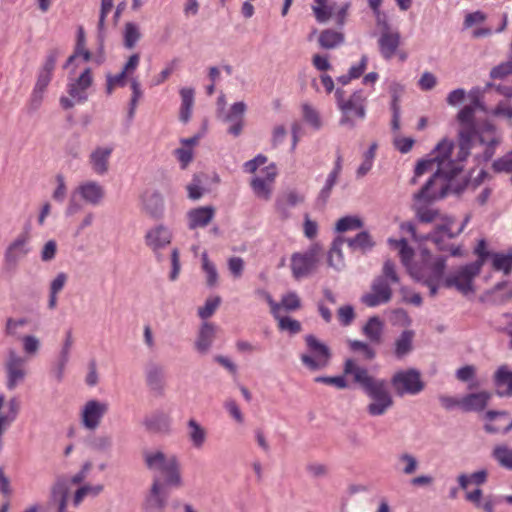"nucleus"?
Here are the masks:
<instances>
[{"label":"nucleus","mask_w":512,"mask_h":512,"mask_svg":"<svg viewBox=\"0 0 512 512\" xmlns=\"http://www.w3.org/2000/svg\"><path fill=\"white\" fill-rule=\"evenodd\" d=\"M58 56L59 52L56 49L50 50L47 53L43 64L37 72V78L34 87L42 89L44 91L47 90V87L50 84L53 77V72L56 66Z\"/></svg>","instance_id":"nucleus-23"},{"label":"nucleus","mask_w":512,"mask_h":512,"mask_svg":"<svg viewBox=\"0 0 512 512\" xmlns=\"http://www.w3.org/2000/svg\"><path fill=\"white\" fill-rule=\"evenodd\" d=\"M168 492L159 478L153 482L150 495L147 498V506L150 510H162L167 502Z\"/></svg>","instance_id":"nucleus-32"},{"label":"nucleus","mask_w":512,"mask_h":512,"mask_svg":"<svg viewBox=\"0 0 512 512\" xmlns=\"http://www.w3.org/2000/svg\"><path fill=\"white\" fill-rule=\"evenodd\" d=\"M27 318H8L5 324V334L19 339V330L26 326Z\"/></svg>","instance_id":"nucleus-60"},{"label":"nucleus","mask_w":512,"mask_h":512,"mask_svg":"<svg viewBox=\"0 0 512 512\" xmlns=\"http://www.w3.org/2000/svg\"><path fill=\"white\" fill-rule=\"evenodd\" d=\"M346 239L343 237H337L328 252V265L336 271H342L345 268V260L342 251V247Z\"/></svg>","instance_id":"nucleus-35"},{"label":"nucleus","mask_w":512,"mask_h":512,"mask_svg":"<svg viewBox=\"0 0 512 512\" xmlns=\"http://www.w3.org/2000/svg\"><path fill=\"white\" fill-rule=\"evenodd\" d=\"M492 457L501 467L512 470V448L504 444L497 445L492 451Z\"/></svg>","instance_id":"nucleus-49"},{"label":"nucleus","mask_w":512,"mask_h":512,"mask_svg":"<svg viewBox=\"0 0 512 512\" xmlns=\"http://www.w3.org/2000/svg\"><path fill=\"white\" fill-rule=\"evenodd\" d=\"M177 60L174 59L166 64V66L162 69V71L154 76L152 79L151 85L152 86H159L162 83H164L174 72L176 66H177Z\"/></svg>","instance_id":"nucleus-62"},{"label":"nucleus","mask_w":512,"mask_h":512,"mask_svg":"<svg viewBox=\"0 0 512 512\" xmlns=\"http://www.w3.org/2000/svg\"><path fill=\"white\" fill-rule=\"evenodd\" d=\"M173 240V231L163 223L148 228L144 235V243L153 254L158 257L162 250L167 248Z\"/></svg>","instance_id":"nucleus-15"},{"label":"nucleus","mask_w":512,"mask_h":512,"mask_svg":"<svg viewBox=\"0 0 512 512\" xmlns=\"http://www.w3.org/2000/svg\"><path fill=\"white\" fill-rule=\"evenodd\" d=\"M281 311H296L301 307V300L296 292L290 291L281 297Z\"/></svg>","instance_id":"nucleus-57"},{"label":"nucleus","mask_w":512,"mask_h":512,"mask_svg":"<svg viewBox=\"0 0 512 512\" xmlns=\"http://www.w3.org/2000/svg\"><path fill=\"white\" fill-rule=\"evenodd\" d=\"M143 425L152 432L168 433L171 430L172 419L163 411H155L144 418Z\"/></svg>","instance_id":"nucleus-29"},{"label":"nucleus","mask_w":512,"mask_h":512,"mask_svg":"<svg viewBox=\"0 0 512 512\" xmlns=\"http://www.w3.org/2000/svg\"><path fill=\"white\" fill-rule=\"evenodd\" d=\"M167 469L164 472L160 473V476L163 477V482H161L164 487H174L179 488L183 485V480L180 471V463L178 459H176L172 465L166 467Z\"/></svg>","instance_id":"nucleus-42"},{"label":"nucleus","mask_w":512,"mask_h":512,"mask_svg":"<svg viewBox=\"0 0 512 512\" xmlns=\"http://www.w3.org/2000/svg\"><path fill=\"white\" fill-rule=\"evenodd\" d=\"M305 341L308 351L301 355L303 365L312 371L325 368L331 358L329 347L313 335L306 336Z\"/></svg>","instance_id":"nucleus-11"},{"label":"nucleus","mask_w":512,"mask_h":512,"mask_svg":"<svg viewBox=\"0 0 512 512\" xmlns=\"http://www.w3.org/2000/svg\"><path fill=\"white\" fill-rule=\"evenodd\" d=\"M341 172H342V156L338 155L335 160L333 169L328 174V176L325 180L324 186L322 187V189L320 190V193H319V199L321 201H323L324 203L330 197L333 187L336 185Z\"/></svg>","instance_id":"nucleus-34"},{"label":"nucleus","mask_w":512,"mask_h":512,"mask_svg":"<svg viewBox=\"0 0 512 512\" xmlns=\"http://www.w3.org/2000/svg\"><path fill=\"white\" fill-rule=\"evenodd\" d=\"M141 38V29L135 22H127L123 29V44L126 48L132 49Z\"/></svg>","instance_id":"nucleus-47"},{"label":"nucleus","mask_w":512,"mask_h":512,"mask_svg":"<svg viewBox=\"0 0 512 512\" xmlns=\"http://www.w3.org/2000/svg\"><path fill=\"white\" fill-rule=\"evenodd\" d=\"M398 282L399 276L396 272L395 264L390 260L385 261L382 275L373 279L369 291L361 296V303L370 308L389 303L393 295L391 285Z\"/></svg>","instance_id":"nucleus-5"},{"label":"nucleus","mask_w":512,"mask_h":512,"mask_svg":"<svg viewBox=\"0 0 512 512\" xmlns=\"http://www.w3.org/2000/svg\"><path fill=\"white\" fill-rule=\"evenodd\" d=\"M127 79L130 77L122 70L116 75L108 74L106 76V90L108 94H111L116 87H124L127 83Z\"/></svg>","instance_id":"nucleus-58"},{"label":"nucleus","mask_w":512,"mask_h":512,"mask_svg":"<svg viewBox=\"0 0 512 512\" xmlns=\"http://www.w3.org/2000/svg\"><path fill=\"white\" fill-rule=\"evenodd\" d=\"M181 97V105L179 110V119L183 123L189 122L192 116V109L194 106V89L190 87H183L179 91Z\"/></svg>","instance_id":"nucleus-37"},{"label":"nucleus","mask_w":512,"mask_h":512,"mask_svg":"<svg viewBox=\"0 0 512 512\" xmlns=\"http://www.w3.org/2000/svg\"><path fill=\"white\" fill-rule=\"evenodd\" d=\"M364 222L360 216L348 215L340 218L336 223V230L338 232L355 231L361 229Z\"/></svg>","instance_id":"nucleus-52"},{"label":"nucleus","mask_w":512,"mask_h":512,"mask_svg":"<svg viewBox=\"0 0 512 512\" xmlns=\"http://www.w3.org/2000/svg\"><path fill=\"white\" fill-rule=\"evenodd\" d=\"M75 195L85 203L98 206L105 198V188L96 180H85L74 189Z\"/></svg>","instance_id":"nucleus-21"},{"label":"nucleus","mask_w":512,"mask_h":512,"mask_svg":"<svg viewBox=\"0 0 512 512\" xmlns=\"http://www.w3.org/2000/svg\"><path fill=\"white\" fill-rule=\"evenodd\" d=\"M201 261V267L206 277V284L209 287H215L218 284L219 280L216 265L208 258V254L206 252L202 253Z\"/></svg>","instance_id":"nucleus-48"},{"label":"nucleus","mask_w":512,"mask_h":512,"mask_svg":"<svg viewBox=\"0 0 512 512\" xmlns=\"http://www.w3.org/2000/svg\"><path fill=\"white\" fill-rule=\"evenodd\" d=\"M391 384L399 396L417 395L425 386L421 373L413 368L396 372L391 378Z\"/></svg>","instance_id":"nucleus-12"},{"label":"nucleus","mask_w":512,"mask_h":512,"mask_svg":"<svg viewBox=\"0 0 512 512\" xmlns=\"http://www.w3.org/2000/svg\"><path fill=\"white\" fill-rule=\"evenodd\" d=\"M389 246L398 251L403 266L409 275L418 282L443 280L446 268L444 257H434L427 249H422L420 259L413 261L414 251L405 239H388Z\"/></svg>","instance_id":"nucleus-3"},{"label":"nucleus","mask_w":512,"mask_h":512,"mask_svg":"<svg viewBox=\"0 0 512 512\" xmlns=\"http://www.w3.org/2000/svg\"><path fill=\"white\" fill-rule=\"evenodd\" d=\"M93 464L91 461H85L78 472L71 477H60L57 479L53 486H57L60 482H64L65 490L67 491V499L69 500L70 487L72 485H80L88 477L91 472Z\"/></svg>","instance_id":"nucleus-36"},{"label":"nucleus","mask_w":512,"mask_h":512,"mask_svg":"<svg viewBox=\"0 0 512 512\" xmlns=\"http://www.w3.org/2000/svg\"><path fill=\"white\" fill-rule=\"evenodd\" d=\"M177 459L173 454H165L160 450L148 451L144 454L147 467L157 473L164 472Z\"/></svg>","instance_id":"nucleus-28"},{"label":"nucleus","mask_w":512,"mask_h":512,"mask_svg":"<svg viewBox=\"0 0 512 512\" xmlns=\"http://www.w3.org/2000/svg\"><path fill=\"white\" fill-rule=\"evenodd\" d=\"M471 104L464 106L457 114L460 124L458 130V150L455 152L460 159H467L470 151L477 143L485 146L483 158L485 161L493 156V146L498 142L496 128L489 122L476 125L474 122L475 110H485L480 99L481 89L476 87L470 90Z\"/></svg>","instance_id":"nucleus-2"},{"label":"nucleus","mask_w":512,"mask_h":512,"mask_svg":"<svg viewBox=\"0 0 512 512\" xmlns=\"http://www.w3.org/2000/svg\"><path fill=\"white\" fill-rule=\"evenodd\" d=\"M109 410L108 401L97 398L88 399L79 408L78 417L81 427L86 431H96Z\"/></svg>","instance_id":"nucleus-10"},{"label":"nucleus","mask_w":512,"mask_h":512,"mask_svg":"<svg viewBox=\"0 0 512 512\" xmlns=\"http://www.w3.org/2000/svg\"><path fill=\"white\" fill-rule=\"evenodd\" d=\"M302 114L304 120L313 128L319 129L322 125L318 111L309 103L302 104Z\"/></svg>","instance_id":"nucleus-56"},{"label":"nucleus","mask_w":512,"mask_h":512,"mask_svg":"<svg viewBox=\"0 0 512 512\" xmlns=\"http://www.w3.org/2000/svg\"><path fill=\"white\" fill-rule=\"evenodd\" d=\"M319 249L313 246L305 252L292 254L290 268L296 280L307 277L316 267Z\"/></svg>","instance_id":"nucleus-16"},{"label":"nucleus","mask_w":512,"mask_h":512,"mask_svg":"<svg viewBox=\"0 0 512 512\" xmlns=\"http://www.w3.org/2000/svg\"><path fill=\"white\" fill-rule=\"evenodd\" d=\"M92 58V54L86 48L85 38L83 31H79L77 43L74 49L73 54L67 59V62L64 68L71 67V74L75 73L76 68L80 67L82 64L87 63Z\"/></svg>","instance_id":"nucleus-26"},{"label":"nucleus","mask_w":512,"mask_h":512,"mask_svg":"<svg viewBox=\"0 0 512 512\" xmlns=\"http://www.w3.org/2000/svg\"><path fill=\"white\" fill-rule=\"evenodd\" d=\"M247 111V105L243 101L233 103L225 111H222L218 117L219 119L228 125L227 133L233 137L241 135L245 126V113Z\"/></svg>","instance_id":"nucleus-18"},{"label":"nucleus","mask_w":512,"mask_h":512,"mask_svg":"<svg viewBox=\"0 0 512 512\" xmlns=\"http://www.w3.org/2000/svg\"><path fill=\"white\" fill-rule=\"evenodd\" d=\"M480 263H468L451 269L443 279V286L454 289L463 296L475 294V280L481 270Z\"/></svg>","instance_id":"nucleus-6"},{"label":"nucleus","mask_w":512,"mask_h":512,"mask_svg":"<svg viewBox=\"0 0 512 512\" xmlns=\"http://www.w3.org/2000/svg\"><path fill=\"white\" fill-rule=\"evenodd\" d=\"M495 385L500 396L512 395V371L506 366H501L495 373Z\"/></svg>","instance_id":"nucleus-40"},{"label":"nucleus","mask_w":512,"mask_h":512,"mask_svg":"<svg viewBox=\"0 0 512 512\" xmlns=\"http://www.w3.org/2000/svg\"><path fill=\"white\" fill-rule=\"evenodd\" d=\"M383 330V321L377 316L369 318L363 327L364 335L373 343L381 342Z\"/></svg>","instance_id":"nucleus-43"},{"label":"nucleus","mask_w":512,"mask_h":512,"mask_svg":"<svg viewBox=\"0 0 512 512\" xmlns=\"http://www.w3.org/2000/svg\"><path fill=\"white\" fill-rule=\"evenodd\" d=\"M346 242L351 250H359L363 253L371 250L375 245L371 235L367 231L359 232L356 236L348 238Z\"/></svg>","instance_id":"nucleus-44"},{"label":"nucleus","mask_w":512,"mask_h":512,"mask_svg":"<svg viewBox=\"0 0 512 512\" xmlns=\"http://www.w3.org/2000/svg\"><path fill=\"white\" fill-rule=\"evenodd\" d=\"M88 447L96 452H107L112 447V437L106 434L93 435L87 439Z\"/></svg>","instance_id":"nucleus-53"},{"label":"nucleus","mask_w":512,"mask_h":512,"mask_svg":"<svg viewBox=\"0 0 512 512\" xmlns=\"http://www.w3.org/2000/svg\"><path fill=\"white\" fill-rule=\"evenodd\" d=\"M145 383L149 390L156 395H163L166 387L165 367L157 362L150 361L144 369Z\"/></svg>","instance_id":"nucleus-20"},{"label":"nucleus","mask_w":512,"mask_h":512,"mask_svg":"<svg viewBox=\"0 0 512 512\" xmlns=\"http://www.w3.org/2000/svg\"><path fill=\"white\" fill-rule=\"evenodd\" d=\"M215 217V209L212 206H200L190 209L186 214L187 227L190 230L204 228Z\"/></svg>","instance_id":"nucleus-24"},{"label":"nucleus","mask_w":512,"mask_h":512,"mask_svg":"<svg viewBox=\"0 0 512 512\" xmlns=\"http://www.w3.org/2000/svg\"><path fill=\"white\" fill-rule=\"evenodd\" d=\"M377 148V143L373 142L370 144L368 149L363 152L361 162L355 171L357 179L364 178L372 170L376 158Z\"/></svg>","instance_id":"nucleus-38"},{"label":"nucleus","mask_w":512,"mask_h":512,"mask_svg":"<svg viewBox=\"0 0 512 512\" xmlns=\"http://www.w3.org/2000/svg\"><path fill=\"white\" fill-rule=\"evenodd\" d=\"M216 330L217 327L214 324L210 322L202 323L195 340V349L199 353L206 354L210 350L215 340Z\"/></svg>","instance_id":"nucleus-30"},{"label":"nucleus","mask_w":512,"mask_h":512,"mask_svg":"<svg viewBox=\"0 0 512 512\" xmlns=\"http://www.w3.org/2000/svg\"><path fill=\"white\" fill-rule=\"evenodd\" d=\"M344 373L352 375L356 383L360 384L363 391L379 381V378H374L368 374V370L356 363L353 359H347L344 364Z\"/></svg>","instance_id":"nucleus-25"},{"label":"nucleus","mask_w":512,"mask_h":512,"mask_svg":"<svg viewBox=\"0 0 512 512\" xmlns=\"http://www.w3.org/2000/svg\"><path fill=\"white\" fill-rule=\"evenodd\" d=\"M335 97L337 106L343 113V117L341 119L342 125L354 126L352 117H356L358 119L365 118L367 96L362 90L355 91L350 98L346 100L344 98V91L342 89H337L335 91Z\"/></svg>","instance_id":"nucleus-9"},{"label":"nucleus","mask_w":512,"mask_h":512,"mask_svg":"<svg viewBox=\"0 0 512 512\" xmlns=\"http://www.w3.org/2000/svg\"><path fill=\"white\" fill-rule=\"evenodd\" d=\"M6 373V387L8 390H15L21 385L27 376V367L25 357L10 349L4 364Z\"/></svg>","instance_id":"nucleus-13"},{"label":"nucleus","mask_w":512,"mask_h":512,"mask_svg":"<svg viewBox=\"0 0 512 512\" xmlns=\"http://www.w3.org/2000/svg\"><path fill=\"white\" fill-rule=\"evenodd\" d=\"M507 412L505 411H488L485 414V418L487 420V423L485 424L484 428L488 433H499L502 432L503 434H507L512 429V421L503 429L500 427H497L493 424V422L500 418H506Z\"/></svg>","instance_id":"nucleus-46"},{"label":"nucleus","mask_w":512,"mask_h":512,"mask_svg":"<svg viewBox=\"0 0 512 512\" xmlns=\"http://www.w3.org/2000/svg\"><path fill=\"white\" fill-rule=\"evenodd\" d=\"M510 74H512V60L503 62L490 71V77L492 79H503Z\"/></svg>","instance_id":"nucleus-64"},{"label":"nucleus","mask_w":512,"mask_h":512,"mask_svg":"<svg viewBox=\"0 0 512 512\" xmlns=\"http://www.w3.org/2000/svg\"><path fill=\"white\" fill-rule=\"evenodd\" d=\"M427 203L415 201L417 218L423 223L436 222V229L424 238L416 234L415 226L410 222L402 223L401 230L410 233L415 241L429 239L436 244L438 249L444 250V241L460 234L467 224L468 218L456 225L453 218L442 215L437 209L428 206Z\"/></svg>","instance_id":"nucleus-4"},{"label":"nucleus","mask_w":512,"mask_h":512,"mask_svg":"<svg viewBox=\"0 0 512 512\" xmlns=\"http://www.w3.org/2000/svg\"><path fill=\"white\" fill-rule=\"evenodd\" d=\"M274 318L278 321V327L282 331H287L292 335L301 331V323L298 320L283 316L281 313L278 314V317Z\"/></svg>","instance_id":"nucleus-55"},{"label":"nucleus","mask_w":512,"mask_h":512,"mask_svg":"<svg viewBox=\"0 0 512 512\" xmlns=\"http://www.w3.org/2000/svg\"><path fill=\"white\" fill-rule=\"evenodd\" d=\"M414 337L413 330H404L398 336L394 343V353L397 358H403L412 351Z\"/></svg>","instance_id":"nucleus-41"},{"label":"nucleus","mask_w":512,"mask_h":512,"mask_svg":"<svg viewBox=\"0 0 512 512\" xmlns=\"http://www.w3.org/2000/svg\"><path fill=\"white\" fill-rule=\"evenodd\" d=\"M390 322L394 326L408 327L412 320L405 310L398 308L391 311Z\"/></svg>","instance_id":"nucleus-61"},{"label":"nucleus","mask_w":512,"mask_h":512,"mask_svg":"<svg viewBox=\"0 0 512 512\" xmlns=\"http://www.w3.org/2000/svg\"><path fill=\"white\" fill-rule=\"evenodd\" d=\"M220 304L219 297L208 298L204 304V306L198 309V315L202 319H207L213 315L215 310Z\"/></svg>","instance_id":"nucleus-63"},{"label":"nucleus","mask_w":512,"mask_h":512,"mask_svg":"<svg viewBox=\"0 0 512 512\" xmlns=\"http://www.w3.org/2000/svg\"><path fill=\"white\" fill-rule=\"evenodd\" d=\"M400 44V33L397 30H391L386 26L378 39L379 52L381 56L385 60H391L396 56Z\"/></svg>","instance_id":"nucleus-22"},{"label":"nucleus","mask_w":512,"mask_h":512,"mask_svg":"<svg viewBox=\"0 0 512 512\" xmlns=\"http://www.w3.org/2000/svg\"><path fill=\"white\" fill-rule=\"evenodd\" d=\"M93 84V75L90 68H85L79 76H70L67 83V92L69 96H62L60 104L64 109H70L76 104H82L87 101V90Z\"/></svg>","instance_id":"nucleus-8"},{"label":"nucleus","mask_w":512,"mask_h":512,"mask_svg":"<svg viewBox=\"0 0 512 512\" xmlns=\"http://www.w3.org/2000/svg\"><path fill=\"white\" fill-rule=\"evenodd\" d=\"M114 150L113 143L97 145L91 150L88 155V164L94 174L104 176L109 172Z\"/></svg>","instance_id":"nucleus-19"},{"label":"nucleus","mask_w":512,"mask_h":512,"mask_svg":"<svg viewBox=\"0 0 512 512\" xmlns=\"http://www.w3.org/2000/svg\"><path fill=\"white\" fill-rule=\"evenodd\" d=\"M186 436L194 449H202L208 439L207 429L195 418H190L186 425Z\"/></svg>","instance_id":"nucleus-27"},{"label":"nucleus","mask_w":512,"mask_h":512,"mask_svg":"<svg viewBox=\"0 0 512 512\" xmlns=\"http://www.w3.org/2000/svg\"><path fill=\"white\" fill-rule=\"evenodd\" d=\"M130 88L132 90V95L130 99L129 116L132 118L135 114L138 101L142 97L141 84L137 78L130 79Z\"/></svg>","instance_id":"nucleus-59"},{"label":"nucleus","mask_w":512,"mask_h":512,"mask_svg":"<svg viewBox=\"0 0 512 512\" xmlns=\"http://www.w3.org/2000/svg\"><path fill=\"white\" fill-rule=\"evenodd\" d=\"M19 340L22 343L23 352L27 356H35L38 354V352L41 348V341L37 336L32 335V334H27V335L19 337Z\"/></svg>","instance_id":"nucleus-54"},{"label":"nucleus","mask_w":512,"mask_h":512,"mask_svg":"<svg viewBox=\"0 0 512 512\" xmlns=\"http://www.w3.org/2000/svg\"><path fill=\"white\" fill-rule=\"evenodd\" d=\"M492 394L486 391L471 393L460 399V407L465 411H481L483 410Z\"/></svg>","instance_id":"nucleus-33"},{"label":"nucleus","mask_w":512,"mask_h":512,"mask_svg":"<svg viewBox=\"0 0 512 512\" xmlns=\"http://www.w3.org/2000/svg\"><path fill=\"white\" fill-rule=\"evenodd\" d=\"M491 259L494 269L508 274L512 269V247L507 252L493 253Z\"/></svg>","instance_id":"nucleus-50"},{"label":"nucleus","mask_w":512,"mask_h":512,"mask_svg":"<svg viewBox=\"0 0 512 512\" xmlns=\"http://www.w3.org/2000/svg\"><path fill=\"white\" fill-rule=\"evenodd\" d=\"M31 250V226L26 225L6 247L4 260L8 265H16L21 259L25 258Z\"/></svg>","instance_id":"nucleus-14"},{"label":"nucleus","mask_w":512,"mask_h":512,"mask_svg":"<svg viewBox=\"0 0 512 512\" xmlns=\"http://www.w3.org/2000/svg\"><path fill=\"white\" fill-rule=\"evenodd\" d=\"M454 149V141L445 137L438 142L426 158L417 162L412 178L413 184L416 183L418 177L436 170L422 189L414 195L415 201H434L445 197L449 191L456 190L453 182L462 173L466 159H460Z\"/></svg>","instance_id":"nucleus-1"},{"label":"nucleus","mask_w":512,"mask_h":512,"mask_svg":"<svg viewBox=\"0 0 512 512\" xmlns=\"http://www.w3.org/2000/svg\"><path fill=\"white\" fill-rule=\"evenodd\" d=\"M364 392L369 398L366 411L371 417L385 415L394 405L393 395L384 379H380Z\"/></svg>","instance_id":"nucleus-7"},{"label":"nucleus","mask_w":512,"mask_h":512,"mask_svg":"<svg viewBox=\"0 0 512 512\" xmlns=\"http://www.w3.org/2000/svg\"><path fill=\"white\" fill-rule=\"evenodd\" d=\"M102 484H83L74 493L72 504L78 507L86 497H96L103 491Z\"/></svg>","instance_id":"nucleus-45"},{"label":"nucleus","mask_w":512,"mask_h":512,"mask_svg":"<svg viewBox=\"0 0 512 512\" xmlns=\"http://www.w3.org/2000/svg\"><path fill=\"white\" fill-rule=\"evenodd\" d=\"M164 198L158 192H152L143 196L142 209L154 219H160L164 215Z\"/></svg>","instance_id":"nucleus-31"},{"label":"nucleus","mask_w":512,"mask_h":512,"mask_svg":"<svg viewBox=\"0 0 512 512\" xmlns=\"http://www.w3.org/2000/svg\"><path fill=\"white\" fill-rule=\"evenodd\" d=\"M337 3L333 0H314L312 10L319 23H325L333 17Z\"/></svg>","instance_id":"nucleus-39"},{"label":"nucleus","mask_w":512,"mask_h":512,"mask_svg":"<svg viewBox=\"0 0 512 512\" xmlns=\"http://www.w3.org/2000/svg\"><path fill=\"white\" fill-rule=\"evenodd\" d=\"M344 40L342 33L327 29L321 32L319 36V44L322 48L332 49L341 44Z\"/></svg>","instance_id":"nucleus-51"},{"label":"nucleus","mask_w":512,"mask_h":512,"mask_svg":"<svg viewBox=\"0 0 512 512\" xmlns=\"http://www.w3.org/2000/svg\"><path fill=\"white\" fill-rule=\"evenodd\" d=\"M277 173L276 165L271 163L265 166L258 175L252 178L250 184L252 191L257 198L265 201L271 199Z\"/></svg>","instance_id":"nucleus-17"}]
</instances>
